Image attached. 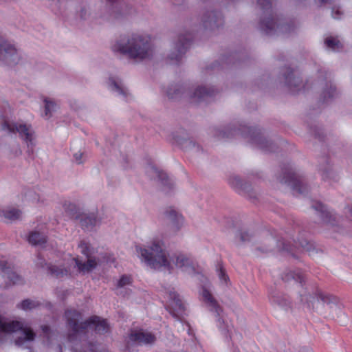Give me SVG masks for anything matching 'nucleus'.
Listing matches in <instances>:
<instances>
[{"instance_id": "nucleus-21", "label": "nucleus", "mask_w": 352, "mask_h": 352, "mask_svg": "<svg viewBox=\"0 0 352 352\" xmlns=\"http://www.w3.org/2000/svg\"><path fill=\"white\" fill-rule=\"evenodd\" d=\"M318 170L323 180L336 179V175L331 168L328 156H323L320 159Z\"/></svg>"}, {"instance_id": "nucleus-6", "label": "nucleus", "mask_w": 352, "mask_h": 352, "mask_svg": "<svg viewBox=\"0 0 352 352\" xmlns=\"http://www.w3.org/2000/svg\"><path fill=\"white\" fill-rule=\"evenodd\" d=\"M164 243L154 240L147 248L136 246V251L140 254L142 260L153 269H160L162 267H170V262L164 248Z\"/></svg>"}, {"instance_id": "nucleus-36", "label": "nucleus", "mask_w": 352, "mask_h": 352, "mask_svg": "<svg viewBox=\"0 0 352 352\" xmlns=\"http://www.w3.org/2000/svg\"><path fill=\"white\" fill-rule=\"evenodd\" d=\"M109 86L113 91H116L118 94L126 98L129 95L127 89L123 87L120 82L117 81L113 77L109 78Z\"/></svg>"}, {"instance_id": "nucleus-28", "label": "nucleus", "mask_w": 352, "mask_h": 352, "mask_svg": "<svg viewBox=\"0 0 352 352\" xmlns=\"http://www.w3.org/2000/svg\"><path fill=\"white\" fill-rule=\"evenodd\" d=\"M246 56L244 55L243 52H232L228 55H223L221 57V60L223 64H226L227 65H238L241 63L245 62Z\"/></svg>"}, {"instance_id": "nucleus-30", "label": "nucleus", "mask_w": 352, "mask_h": 352, "mask_svg": "<svg viewBox=\"0 0 352 352\" xmlns=\"http://www.w3.org/2000/svg\"><path fill=\"white\" fill-rule=\"evenodd\" d=\"M28 242L34 246H44L47 241V236L38 231H32L28 236Z\"/></svg>"}, {"instance_id": "nucleus-51", "label": "nucleus", "mask_w": 352, "mask_h": 352, "mask_svg": "<svg viewBox=\"0 0 352 352\" xmlns=\"http://www.w3.org/2000/svg\"><path fill=\"white\" fill-rule=\"evenodd\" d=\"M87 15V9L85 6L81 7L79 11V16L82 19H85Z\"/></svg>"}, {"instance_id": "nucleus-9", "label": "nucleus", "mask_w": 352, "mask_h": 352, "mask_svg": "<svg viewBox=\"0 0 352 352\" xmlns=\"http://www.w3.org/2000/svg\"><path fill=\"white\" fill-rule=\"evenodd\" d=\"M1 130L7 131L9 133H19V138L26 143L27 146L34 145L35 133L31 124L4 120L1 123Z\"/></svg>"}, {"instance_id": "nucleus-39", "label": "nucleus", "mask_w": 352, "mask_h": 352, "mask_svg": "<svg viewBox=\"0 0 352 352\" xmlns=\"http://www.w3.org/2000/svg\"><path fill=\"white\" fill-rule=\"evenodd\" d=\"M41 303L38 301H34L31 299L27 298L21 302L20 304L17 305V307L23 310H31L39 307Z\"/></svg>"}, {"instance_id": "nucleus-50", "label": "nucleus", "mask_w": 352, "mask_h": 352, "mask_svg": "<svg viewBox=\"0 0 352 352\" xmlns=\"http://www.w3.org/2000/svg\"><path fill=\"white\" fill-rule=\"evenodd\" d=\"M222 68H223V65H220V63L218 61H215L209 67H208L207 69L214 70Z\"/></svg>"}, {"instance_id": "nucleus-37", "label": "nucleus", "mask_w": 352, "mask_h": 352, "mask_svg": "<svg viewBox=\"0 0 352 352\" xmlns=\"http://www.w3.org/2000/svg\"><path fill=\"white\" fill-rule=\"evenodd\" d=\"M47 271L50 274L57 278H62L69 274V270L67 269L52 264L48 265Z\"/></svg>"}, {"instance_id": "nucleus-47", "label": "nucleus", "mask_w": 352, "mask_h": 352, "mask_svg": "<svg viewBox=\"0 0 352 352\" xmlns=\"http://www.w3.org/2000/svg\"><path fill=\"white\" fill-rule=\"evenodd\" d=\"M50 263H47L45 258L41 256V254H38L37 255V262H36V266L40 268H44L45 267L48 266Z\"/></svg>"}, {"instance_id": "nucleus-4", "label": "nucleus", "mask_w": 352, "mask_h": 352, "mask_svg": "<svg viewBox=\"0 0 352 352\" xmlns=\"http://www.w3.org/2000/svg\"><path fill=\"white\" fill-rule=\"evenodd\" d=\"M67 324L71 334L69 338L83 333L87 329H93L96 334L104 335L109 331L110 327L105 319L93 316L83 322H80L82 314L77 310L71 309L65 311Z\"/></svg>"}, {"instance_id": "nucleus-55", "label": "nucleus", "mask_w": 352, "mask_h": 352, "mask_svg": "<svg viewBox=\"0 0 352 352\" xmlns=\"http://www.w3.org/2000/svg\"><path fill=\"white\" fill-rule=\"evenodd\" d=\"M346 213L352 218V206H349L346 208Z\"/></svg>"}, {"instance_id": "nucleus-29", "label": "nucleus", "mask_w": 352, "mask_h": 352, "mask_svg": "<svg viewBox=\"0 0 352 352\" xmlns=\"http://www.w3.org/2000/svg\"><path fill=\"white\" fill-rule=\"evenodd\" d=\"M75 265L78 268L80 273L85 274L91 272L97 266V263L95 259L88 258L86 262H82L78 258H74Z\"/></svg>"}, {"instance_id": "nucleus-43", "label": "nucleus", "mask_w": 352, "mask_h": 352, "mask_svg": "<svg viewBox=\"0 0 352 352\" xmlns=\"http://www.w3.org/2000/svg\"><path fill=\"white\" fill-rule=\"evenodd\" d=\"M308 127L309 129V132L314 135L315 138L318 139L320 142L324 141V135L322 129L318 126L308 124Z\"/></svg>"}, {"instance_id": "nucleus-46", "label": "nucleus", "mask_w": 352, "mask_h": 352, "mask_svg": "<svg viewBox=\"0 0 352 352\" xmlns=\"http://www.w3.org/2000/svg\"><path fill=\"white\" fill-rule=\"evenodd\" d=\"M132 284V278L131 276L123 274L118 281L117 287L118 288L123 287L126 285Z\"/></svg>"}, {"instance_id": "nucleus-14", "label": "nucleus", "mask_w": 352, "mask_h": 352, "mask_svg": "<svg viewBox=\"0 0 352 352\" xmlns=\"http://www.w3.org/2000/svg\"><path fill=\"white\" fill-rule=\"evenodd\" d=\"M19 55L15 46L0 35V60L8 65H16Z\"/></svg>"}, {"instance_id": "nucleus-54", "label": "nucleus", "mask_w": 352, "mask_h": 352, "mask_svg": "<svg viewBox=\"0 0 352 352\" xmlns=\"http://www.w3.org/2000/svg\"><path fill=\"white\" fill-rule=\"evenodd\" d=\"M184 0H174L173 3L176 6H180L184 4Z\"/></svg>"}, {"instance_id": "nucleus-48", "label": "nucleus", "mask_w": 352, "mask_h": 352, "mask_svg": "<svg viewBox=\"0 0 352 352\" xmlns=\"http://www.w3.org/2000/svg\"><path fill=\"white\" fill-rule=\"evenodd\" d=\"M41 329L43 334L45 335V336L47 338H49L51 333L50 327L49 325L43 324L41 326Z\"/></svg>"}, {"instance_id": "nucleus-57", "label": "nucleus", "mask_w": 352, "mask_h": 352, "mask_svg": "<svg viewBox=\"0 0 352 352\" xmlns=\"http://www.w3.org/2000/svg\"><path fill=\"white\" fill-rule=\"evenodd\" d=\"M272 249L271 248H266V249H263L261 248H256V250L257 251H260L261 252H268L269 251H270Z\"/></svg>"}, {"instance_id": "nucleus-5", "label": "nucleus", "mask_w": 352, "mask_h": 352, "mask_svg": "<svg viewBox=\"0 0 352 352\" xmlns=\"http://www.w3.org/2000/svg\"><path fill=\"white\" fill-rule=\"evenodd\" d=\"M217 93L218 89L214 87L198 86L191 91L180 84L170 85L166 90V95L169 99L177 100L187 96L192 103L196 104L203 101L209 102Z\"/></svg>"}, {"instance_id": "nucleus-60", "label": "nucleus", "mask_w": 352, "mask_h": 352, "mask_svg": "<svg viewBox=\"0 0 352 352\" xmlns=\"http://www.w3.org/2000/svg\"><path fill=\"white\" fill-rule=\"evenodd\" d=\"M89 346L90 347H93L94 344H93V343H92V342H89Z\"/></svg>"}, {"instance_id": "nucleus-18", "label": "nucleus", "mask_w": 352, "mask_h": 352, "mask_svg": "<svg viewBox=\"0 0 352 352\" xmlns=\"http://www.w3.org/2000/svg\"><path fill=\"white\" fill-rule=\"evenodd\" d=\"M169 297L172 302L166 308V310L176 320H182L185 314V307L179 298V295L175 292H170Z\"/></svg>"}, {"instance_id": "nucleus-27", "label": "nucleus", "mask_w": 352, "mask_h": 352, "mask_svg": "<svg viewBox=\"0 0 352 352\" xmlns=\"http://www.w3.org/2000/svg\"><path fill=\"white\" fill-rule=\"evenodd\" d=\"M152 171L156 174L159 182L162 186V190L168 192L173 188V182L167 174L162 170H159L156 167H151Z\"/></svg>"}, {"instance_id": "nucleus-44", "label": "nucleus", "mask_w": 352, "mask_h": 352, "mask_svg": "<svg viewBox=\"0 0 352 352\" xmlns=\"http://www.w3.org/2000/svg\"><path fill=\"white\" fill-rule=\"evenodd\" d=\"M217 270L218 272L219 279L227 285L228 282H230V278L227 275L225 269L223 268V265L221 263L218 264L217 267Z\"/></svg>"}, {"instance_id": "nucleus-26", "label": "nucleus", "mask_w": 352, "mask_h": 352, "mask_svg": "<svg viewBox=\"0 0 352 352\" xmlns=\"http://www.w3.org/2000/svg\"><path fill=\"white\" fill-rule=\"evenodd\" d=\"M339 93L336 86L331 82H327L320 95V101L327 103L338 96Z\"/></svg>"}, {"instance_id": "nucleus-19", "label": "nucleus", "mask_w": 352, "mask_h": 352, "mask_svg": "<svg viewBox=\"0 0 352 352\" xmlns=\"http://www.w3.org/2000/svg\"><path fill=\"white\" fill-rule=\"evenodd\" d=\"M228 184L239 193L247 195L250 199L254 200L256 199V194L252 188L251 185L242 181L239 177L236 175L230 176L228 178Z\"/></svg>"}, {"instance_id": "nucleus-38", "label": "nucleus", "mask_w": 352, "mask_h": 352, "mask_svg": "<svg viewBox=\"0 0 352 352\" xmlns=\"http://www.w3.org/2000/svg\"><path fill=\"white\" fill-rule=\"evenodd\" d=\"M43 102H45V116L48 119L52 117V113L56 111L57 105L54 100L47 97L43 98Z\"/></svg>"}, {"instance_id": "nucleus-32", "label": "nucleus", "mask_w": 352, "mask_h": 352, "mask_svg": "<svg viewBox=\"0 0 352 352\" xmlns=\"http://www.w3.org/2000/svg\"><path fill=\"white\" fill-rule=\"evenodd\" d=\"M283 280L285 281L294 280L296 282L300 283L301 286H303L305 283V275L302 270L298 269L287 273L285 276L283 277Z\"/></svg>"}, {"instance_id": "nucleus-17", "label": "nucleus", "mask_w": 352, "mask_h": 352, "mask_svg": "<svg viewBox=\"0 0 352 352\" xmlns=\"http://www.w3.org/2000/svg\"><path fill=\"white\" fill-rule=\"evenodd\" d=\"M316 298L318 300H320L323 303L327 305L337 303V298L334 296L325 294L319 289L316 291L314 296L300 294V301L306 304L309 309L314 308V301Z\"/></svg>"}, {"instance_id": "nucleus-53", "label": "nucleus", "mask_w": 352, "mask_h": 352, "mask_svg": "<svg viewBox=\"0 0 352 352\" xmlns=\"http://www.w3.org/2000/svg\"><path fill=\"white\" fill-rule=\"evenodd\" d=\"M34 144L33 146H28V151H27V153H28V157H31L32 159L34 158V155H33V147L34 146Z\"/></svg>"}, {"instance_id": "nucleus-10", "label": "nucleus", "mask_w": 352, "mask_h": 352, "mask_svg": "<svg viewBox=\"0 0 352 352\" xmlns=\"http://www.w3.org/2000/svg\"><path fill=\"white\" fill-rule=\"evenodd\" d=\"M202 296L204 300L211 307L210 311L214 314L217 326L221 334L226 338H230L229 325L222 316L223 311L222 307L219 305L217 300L207 289L204 288L203 289Z\"/></svg>"}, {"instance_id": "nucleus-33", "label": "nucleus", "mask_w": 352, "mask_h": 352, "mask_svg": "<svg viewBox=\"0 0 352 352\" xmlns=\"http://www.w3.org/2000/svg\"><path fill=\"white\" fill-rule=\"evenodd\" d=\"M63 208L66 214L72 219L78 220L82 214L79 207L71 202H65Z\"/></svg>"}, {"instance_id": "nucleus-12", "label": "nucleus", "mask_w": 352, "mask_h": 352, "mask_svg": "<svg viewBox=\"0 0 352 352\" xmlns=\"http://www.w3.org/2000/svg\"><path fill=\"white\" fill-rule=\"evenodd\" d=\"M194 36L190 32L180 34L175 42L173 50L168 55V58L178 64L190 48Z\"/></svg>"}, {"instance_id": "nucleus-31", "label": "nucleus", "mask_w": 352, "mask_h": 352, "mask_svg": "<svg viewBox=\"0 0 352 352\" xmlns=\"http://www.w3.org/2000/svg\"><path fill=\"white\" fill-rule=\"evenodd\" d=\"M166 217L170 219L173 226L179 230L184 223V217L182 214H179L175 210L170 208L165 212Z\"/></svg>"}, {"instance_id": "nucleus-7", "label": "nucleus", "mask_w": 352, "mask_h": 352, "mask_svg": "<svg viewBox=\"0 0 352 352\" xmlns=\"http://www.w3.org/2000/svg\"><path fill=\"white\" fill-rule=\"evenodd\" d=\"M277 180L291 186L294 193L304 195L309 192V188L305 177L296 171L290 163L280 165V173L277 176Z\"/></svg>"}, {"instance_id": "nucleus-56", "label": "nucleus", "mask_w": 352, "mask_h": 352, "mask_svg": "<svg viewBox=\"0 0 352 352\" xmlns=\"http://www.w3.org/2000/svg\"><path fill=\"white\" fill-rule=\"evenodd\" d=\"M299 352H313V351L309 347L304 346L300 349Z\"/></svg>"}, {"instance_id": "nucleus-16", "label": "nucleus", "mask_w": 352, "mask_h": 352, "mask_svg": "<svg viewBox=\"0 0 352 352\" xmlns=\"http://www.w3.org/2000/svg\"><path fill=\"white\" fill-rule=\"evenodd\" d=\"M201 21L204 28L210 30L218 29L224 23L221 13L215 10L204 12Z\"/></svg>"}, {"instance_id": "nucleus-45", "label": "nucleus", "mask_w": 352, "mask_h": 352, "mask_svg": "<svg viewBox=\"0 0 352 352\" xmlns=\"http://www.w3.org/2000/svg\"><path fill=\"white\" fill-rule=\"evenodd\" d=\"M78 247L81 248V253L89 258L91 254H92L89 244L85 241H81L78 245Z\"/></svg>"}, {"instance_id": "nucleus-1", "label": "nucleus", "mask_w": 352, "mask_h": 352, "mask_svg": "<svg viewBox=\"0 0 352 352\" xmlns=\"http://www.w3.org/2000/svg\"><path fill=\"white\" fill-rule=\"evenodd\" d=\"M212 133L214 137L221 139H230L236 136L248 138L251 144H255L265 153L276 152L278 147L271 141L263 136L261 129L252 128L245 124L238 126L230 124L223 129L213 127Z\"/></svg>"}, {"instance_id": "nucleus-52", "label": "nucleus", "mask_w": 352, "mask_h": 352, "mask_svg": "<svg viewBox=\"0 0 352 352\" xmlns=\"http://www.w3.org/2000/svg\"><path fill=\"white\" fill-rule=\"evenodd\" d=\"M341 15H342V12L339 10H337L336 11H335L334 8L332 9V16L334 19H340Z\"/></svg>"}, {"instance_id": "nucleus-59", "label": "nucleus", "mask_w": 352, "mask_h": 352, "mask_svg": "<svg viewBox=\"0 0 352 352\" xmlns=\"http://www.w3.org/2000/svg\"><path fill=\"white\" fill-rule=\"evenodd\" d=\"M25 347L29 349V352H33L32 349L30 347H28V346H25Z\"/></svg>"}, {"instance_id": "nucleus-3", "label": "nucleus", "mask_w": 352, "mask_h": 352, "mask_svg": "<svg viewBox=\"0 0 352 352\" xmlns=\"http://www.w3.org/2000/svg\"><path fill=\"white\" fill-rule=\"evenodd\" d=\"M115 50L127 56L131 59L144 60L152 55V44L150 38L138 34L118 41Z\"/></svg>"}, {"instance_id": "nucleus-34", "label": "nucleus", "mask_w": 352, "mask_h": 352, "mask_svg": "<svg viewBox=\"0 0 352 352\" xmlns=\"http://www.w3.org/2000/svg\"><path fill=\"white\" fill-rule=\"evenodd\" d=\"M175 264L178 267L182 268L193 267V261L192 258L186 254L181 253L178 254L175 256Z\"/></svg>"}, {"instance_id": "nucleus-25", "label": "nucleus", "mask_w": 352, "mask_h": 352, "mask_svg": "<svg viewBox=\"0 0 352 352\" xmlns=\"http://www.w3.org/2000/svg\"><path fill=\"white\" fill-rule=\"evenodd\" d=\"M0 269L4 274V276H6L13 285L22 284L23 283V278L11 269L8 262L4 261H0Z\"/></svg>"}, {"instance_id": "nucleus-40", "label": "nucleus", "mask_w": 352, "mask_h": 352, "mask_svg": "<svg viewBox=\"0 0 352 352\" xmlns=\"http://www.w3.org/2000/svg\"><path fill=\"white\" fill-rule=\"evenodd\" d=\"M325 45L333 51H338L342 47L340 41L333 36H329L324 40Z\"/></svg>"}, {"instance_id": "nucleus-41", "label": "nucleus", "mask_w": 352, "mask_h": 352, "mask_svg": "<svg viewBox=\"0 0 352 352\" xmlns=\"http://www.w3.org/2000/svg\"><path fill=\"white\" fill-rule=\"evenodd\" d=\"M242 243L250 242L254 238V233L247 229L239 230L236 234Z\"/></svg>"}, {"instance_id": "nucleus-24", "label": "nucleus", "mask_w": 352, "mask_h": 352, "mask_svg": "<svg viewBox=\"0 0 352 352\" xmlns=\"http://www.w3.org/2000/svg\"><path fill=\"white\" fill-rule=\"evenodd\" d=\"M106 1L109 16L118 19L128 14L126 10H123L118 0H106Z\"/></svg>"}, {"instance_id": "nucleus-2", "label": "nucleus", "mask_w": 352, "mask_h": 352, "mask_svg": "<svg viewBox=\"0 0 352 352\" xmlns=\"http://www.w3.org/2000/svg\"><path fill=\"white\" fill-rule=\"evenodd\" d=\"M257 4L262 11L258 23V29L265 35L272 36L276 34H289L296 29L295 23L290 20H283L274 14L271 0H257Z\"/></svg>"}, {"instance_id": "nucleus-35", "label": "nucleus", "mask_w": 352, "mask_h": 352, "mask_svg": "<svg viewBox=\"0 0 352 352\" xmlns=\"http://www.w3.org/2000/svg\"><path fill=\"white\" fill-rule=\"evenodd\" d=\"M270 300L272 304L283 307H287L290 304L289 300L285 296H283L276 292L270 294Z\"/></svg>"}, {"instance_id": "nucleus-58", "label": "nucleus", "mask_w": 352, "mask_h": 352, "mask_svg": "<svg viewBox=\"0 0 352 352\" xmlns=\"http://www.w3.org/2000/svg\"><path fill=\"white\" fill-rule=\"evenodd\" d=\"M319 1L321 4H326V3H331V0H319Z\"/></svg>"}, {"instance_id": "nucleus-20", "label": "nucleus", "mask_w": 352, "mask_h": 352, "mask_svg": "<svg viewBox=\"0 0 352 352\" xmlns=\"http://www.w3.org/2000/svg\"><path fill=\"white\" fill-rule=\"evenodd\" d=\"M319 214L322 221L325 224L334 226L336 223V217L327 207L320 201H317L311 206Z\"/></svg>"}, {"instance_id": "nucleus-49", "label": "nucleus", "mask_w": 352, "mask_h": 352, "mask_svg": "<svg viewBox=\"0 0 352 352\" xmlns=\"http://www.w3.org/2000/svg\"><path fill=\"white\" fill-rule=\"evenodd\" d=\"M82 156V153H76L74 154V158L77 164H80L83 163Z\"/></svg>"}, {"instance_id": "nucleus-8", "label": "nucleus", "mask_w": 352, "mask_h": 352, "mask_svg": "<svg viewBox=\"0 0 352 352\" xmlns=\"http://www.w3.org/2000/svg\"><path fill=\"white\" fill-rule=\"evenodd\" d=\"M18 331H21L22 333L21 336L14 340L15 344L18 346H23L26 343L34 340L36 338V333L30 327L24 326L19 321L7 322L0 316V344L5 341L8 334Z\"/></svg>"}, {"instance_id": "nucleus-13", "label": "nucleus", "mask_w": 352, "mask_h": 352, "mask_svg": "<svg viewBox=\"0 0 352 352\" xmlns=\"http://www.w3.org/2000/svg\"><path fill=\"white\" fill-rule=\"evenodd\" d=\"M281 74L285 85L292 94L298 93L305 89V85L298 71L289 67H285L281 69Z\"/></svg>"}, {"instance_id": "nucleus-11", "label": "nucleus", "mask_w": 352, "mask_h": 352, "mask_svg": "<svg viewBox=\"0 0 352 352\" xmlns=\"http://www.w3.org/2000/svg\"><path fill=\"white\" fill-rule=\"evenodd\" d=\"M289 236L292 238L293 243H291L290 241H288L285 238L283 239L282 241H277L278 246L281 251H285L288 253H291L292 256L294 258H297L295 255L294 250L298 246L301 247L303 250L307 252L309 254H312L317 252L316 246L312 241H309L305 238H300L299 236L297 238V240H296L293 234H289Z\"/></svg>"}, {"instance_id": "nucleus-22", "label": "nucleus", "mask_w": 352, "mask_h": 352, "mask_svg": "<svg viewBox=\"0 0 352 352\" xmlns=\"http://www.w3.org/2000/svg\"><path fill=\"white\" fill-rule=\"evenodd\" d=\"M78 220L80 221L81 228L85 231L94 230V228L99 222L97 214L94 212L89 214L82 213Z\"/></svg>"}, {"instance_id": "nucleus-15", "label": "nucleus", "mask_w": 352, "mask_h": 352, "mask_svg": "<svg viewBox=\"0 0 352 352\" xmlns=\"http://www.w3.org/2000/svg\"><path fill=\"white\" fill-rule=\"evenodd\" d=\"M173 143L179 146L181 148L185 151L195 150L197 152L202 148L192 140L186 130L180 129L172 133Z\"/></svg>"}, {"instance_id": "nucleus-23", "label": "nucleus", "mask_w": 352, "mask_h": 352, "mask_svg": "<svg viewBox=\"0 0 352 352\" xmlns=\"http://www.w3.org/2000/svg\"><path fill=\"white\" fill-rule=\"evenodd\" d=\"M129 338L133 342L143 343L145 344H152L156 341V337L150 332L142 331H133L129 335Z\"/></svg>"}, {"instance_id": "nucleus-42", "label": "nucleus", "mask_w": 352, "mask_h": 352, "mask_svg": "<svg viewBox=\"0 0 352 352\" xmlns=\"http://www.w3.org/2000/svg\"><path fill=\"white\" fill-rule=\"evenodd\" d=\"M2 215L6 218L11 221H14L20 218L21 212V210L15 208L10 210H2Z\"/></svg>"}]
</instances>
